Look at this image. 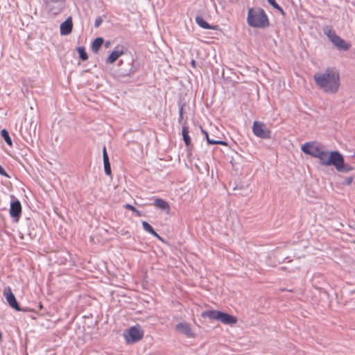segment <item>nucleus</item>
<instances>
[{
	"label": "nucleus",
	"instance_id": "1",
	"mask_svg": "<svg viewBox=\"0 0 355 355\" xmlns=\"http://www.w3.org/2000/svg\"><path fill=\"white\" fill-rule=\"evenodd\" d=\"M313 79L318 87L328 94H336L340 85V74L335 68L315 73Z\"/></svg>",
	"mask_w": 355,
	"mask_h": 355
},
{
	"label": "nucleus",
	"instance_id": "2",
	"mask_svg": "<svg viewBox=\"0 0 355 355\" xmlns=\"http://www.w3.org/2000/svg\"><path fill=\"white\" fill-rule=\"evenodd\" d=\"M247 22L250 27L259 28H267L270 24L267 15L261 8L248 9Z\"/></svg>",
	"mask_w": 355,
	"mask_h": 355
},
{
	"label": "nucleus",
	"instance_id": "3",
	"mask_svg": "<svg viewBox=\"0 0 355 355\" xmlns=\"http://www.w3.org/2000/svg\"><path fill=\"white\" fill-rule=\"evenodd\" d=\"M323 32L338 50L346 51L350 49L351 44L338 35L331 27L325 26Z\"/></svg>",
	"mask_w": 355,
	"mask_h": 355
},
{
	"label": "nucleus",
	"instance_id": "4",
	"mask_svg": "<svg viewBox=\"0 0 355 355\" xmlns=\"http://www.w3.org/2000/svg\"><path fill=\"white\" fill-rule=\"evenodd\" d=\"M123 336L127 343H135L143 338L144 332L139 326H133L123 334Z\"/></svg>",
	"mask_w": 355,
	"mask_h": 355
},
{
	"label": "nucleus",
	"instance_id": "5",
	"mask_svg": "<svg viewBox=\"0 0 355 355\" xmlns=\"http://www.w3.org/2000/svg\"><path fill=\"white\" fill-rule=\"evenodd\" d=\"M338 153V151H331L328 153L322 148L316 158L319 159L320 164L322 166H333Z\"/></svg>",
	"mask_w": 355,
	"mask_h": 355
},
{
	"label": "nucleus",
	"instance_id": "6",
	"mask_svg": "<svg viewBox=\"0 0 355 355\" xmlns=\"http://www.w3.org/2000/svg\"><path fill=\"white\" fill-rule=\"evenodd\" d=\"M252 132L257 137L266 139L271 138L270 130L266 128L263 122L254 121L252 125Z\"/></svg>",
	"mask_w": 355,
	"mask_h": 355
},
{
	"label": "nucleus",
	"instance_id": "7",
	"mask_svg": "<svg viewBox=\"0 0 355 355\" xmlns=\"http://www.w3.org/2000/svg\"><path fill=\"white\" fill-rule=\"evenodd\" d=\"M11 197L10 215L12 218V221L17 223L21 214V205L19 200L12 196Z\"/></svg>",
	"mask_w": 355,
	"mask_h": 355
},
{
	"label": "nucleus",
	"instance_id": "8",
	"mask_svg": "<svg viewBox=\"0 0 355 355\" xmlns=\"http://www.w3.org/2000/svg\"><path fill=\"white\" fill-rule=\"evenodd\" d=\"M323 147L315 142H306L302 146L301 150L305 154L317 157Z\"/></svg>",
	"mask_w": 355,
	"mask_h": 355
},
{
	"label": "nucleus",
	"instance_id": "9",
	"mask_svg": "<svg viewBox=\"0 0 355 355\" xmlns=\"http://www.w3.org/2000/svg\"><path fill=\"white\" fill-rule=\"evenodd\" d=\"M65 0H46L47 8L53 15L59 14L64 7Z\"/></svg>",
	"mask_w": 355,
	"mask_h": 355
},
{
	"label": "nucleus",
	"instance_id": "10",
	"mask_svg": "<svg viewBox=\"0 0 355 355\" xmlns=\"http://www.w3.org/2000/svg\"><path fill=\"white\" fill-rule=\"evenodd\" d=\"M3 294L10 307H12L17 311H24V309L20 308L16 300V297L15 295L12 293L10 287L5 288Z\"/></svg>",
	"mask_w": 355,
	"mask_h": 355
},
{
	"label": "nucleus",
	"instance_id": "11",
	"mask_svg": "<svg viewBox=\"0 0 355 355\" xmlns=\"http://www.w3.org/2000/svg\"><path fill=\"white\" fill-rule=\"evenodd\" d=\"M333 166L339 172L347 173L354 170V167L344 162L343 156L340 153H338Z\"/></svg>",
	"mask_w": 355,
	"mask_h": 355
},
{
	"label": "nucleus",
	"instance_id": "12",
	"mask_svg": "<svg viewBox=\"0 0 355 355\" xmlns=\"http://www.w3.org/2000/svg\"><path fill=\"white\" fill-rule=\"evenodd\" d=\"M175 331L182 333L188 338H193L195 336L190 324L186 322H179L175 326Z\"/></svg>",
	"mask_w": 355,
	"mask_h": 355
},
{
	"label": "nucleus",
	"instance_id": "13",
	"mask_svg": "<svg viewBox=\"0 0 355 355\" xmlns=\"http://www.w3.org/2000/svg\"><path fill=\"white\" fill-rule=\"evenodd\" d=\"M124 53V47L118 45L107 58L106 62L108 64L114 63L121 55Z\"/></svg>",
	"mask_w": 355,
	"mask_h": 355
},
{
	"label": "nucleus",
	"instance_id": "14",
	"mask_svg": "<svg viewBox=\"0 0 355 355\" xmlns=\"http://www.w3.org/2000/svg\"><path fill=\"white\" fill-rule=\"evenodd\" d=\"M73 29L72 17H69L66 20L60 24V31L62 35H67L70 34Z\"/></svg>",
	"mask_w": 355,
	"mask_h": 355
},
{
	"label": "nucleus",
	"instance_id": "15",
	"mask_svg": "<svg viewBox=\"0 0 355 355\" xmlns=\"http://www.w3.org/2000/svg\"><path fill=\"white\" fill-rule=\"evenodd\" d=\"M135 70L136 69L134 68L133 64L128 63L127 64L126 68L119 67L117 69V71H116L117 76L119 78H122L128 77L131 74L134 73Z\"/></svg>",
	"mask_w": 355,
	"mask_h": 355
},
{
	"label": "nucleus",
	"instance_id": "16",
	"mask_svg": "<svg viewBox=\"0 0 355 355\" xmlns=\"http://www.w3.org/2000/svg\"><path fill=\"white\" fill-rule=\"evenodd\" d=\"M218 314V321H220L225 324H234L237 322L236 318L232 315L222 311H220Z\"/></svg>",
	"mask_w": 355,
	"mask_h": 355
},
{
	"label": "nucleus",
	"instance_id": "17",
	"mask_svg": "<svg viewBox=\"0 0 355 355\" xmlns=\"http://www.w3.org/2000/svg\"><path fill=\"white\" fill-rule=\"evenodd\" d=\"M153 205L159 209L166 211V213L169 214L170 212V206L168 203L162 198H156L153 202Z\"/></svg>",
	"mask_w": 355,
	"mask_h": 355
},
{
	"label": "nucleus",
	"instance_id": "18",
	"mask_svg": "<svg viewBox=\"0 0 355 355\" xmlns=\"http://www.w3.org/2000/svg\"><path fill=\"white\" fill-rule=\"evenodd\" d=\"M103 159L105 173L107 175H110L112 174V169L105 146L103 149Z\"/></svg>",
	"mask_w": 355,
	"mask_h": 355
},
{
	"label": "nucleus",
	"instance_id": "19",
	"mask_svg": "<svg viewBox=\"0 0 355 355\" xmlns=\"http://www.w3.org/2000/svg\"><path fill=\"white\" fill-rule=\"evenodd\" d=\"M220 313V311H216V310H208V311H203L202 313H201V317L202 318H209L210 320H218V313Z\"/></svg>",
	"mask_w": 355,
	"mask_h": 355
},
{
	"label": "nucleus",
	"instance_id": "20",
	"mask_svg": "<svg viewBox=\"0 0 355 355\" xmlns=\"http://www.w3.org/2000/svg\"><path fill=\"white\" fill-rule=\"evenodd\" d=\"M196 22L198 26L200 27L205 28V29H212L216 30L217 29V26H212L210 24H209L202 17L197 16L196 17Z\"/></svg>",
	"mask_w": 355,
	"mask_h": 355
},
{
	"label": "nucleus",
	"instance_id": "21",
	"mask_svg": "<svg viewBox=\"0 0 355 355\" xmlns=\"http://www.w3.org/2000/svg\"><path fill=\"white\" fill-rule=\"evenodd\" d=\"M182 134L184 142L186 146L189 148L191 145V140L189 135V127L184 124L182 125Z\"/></svg>",
	"mask_w": 355,
	"mask_h": 355
},
{
	"label": "nucleus",
	"instance_id": "22",
	"mask_svg": "<svg viewBox=\"0 0 355 355\" xmlns=\"http://www.w3.org/2000/svg\"><path fill=\"white\" fill-rule=\"evenodd\" d=\"M142 226L146 232L150 233V234L153 235L155 237L159 239V240H162V237L154 230L153 227L148 222L143 221Z\"/></svg>",
	"mask_w": 355,
	"mask_h": 355
},
{
	"label": "nucleus",
	"instance_id": "23",
	"mask_svg": "<svg viewBox=\"0 0 355 355\" xmlns=\"http://www.w3.org/2000/svg\"><path fill=\"white\" fill-rule=\"evenodd\" d=\"M103 39L102 37L96 38L92 44V50L94 53H97L103 44Z\"/></svg>",
	"mask_w": 355,
	"mask_h": 355
},
{
	"label": "nucleus",
	"instance_id": "24",
	"mask_svg": "<svg viewBox=\"0 0 355 355\" xmlns=\"http://www.w3.org/2000/svg\"><path fill=\"white\" fill-rule=\"evenodd\" d=\"M1 136L3 138V139L5 140L6 143L8 146H12V139H11V138H10V137L9 135L8 132L6 129L1 130Z\"/></svg>",
	"mask_w": 355,
	"mask_h": 355
},
{
	"label": "nucleus",
	"instance_id": "25",
	"mask_svg": "<svg viewBox=\"0 0 355 355\" xmlns=\"http://www.w3.org/2000/svg\"><path fill=\"white\" fill-rule=\"evenodd\" d=\"M77 51L78 53L80 59H81L83 61L87 60L88 59V55L85 51V49L83 46L78 47Z\"/></svg>",
	"mask_w": 355,
	"mask_h": 355
},
{
	"label": "nucleus",
	"instance_id": "26",
	"mask_svg": "<svg viewBox=\"0 0 355 355\" xmlns=\"http://www.w3.org/2000/svg\"><path fill=\"white\" fill-rule=\"evenodd\" d=\"M268 2L276 10H279L282 15H284L285 12L282 8L277 3L275 0H268Z\"/></svg>",
	"mask_w": 355,
	"mask_h": 355
},
{
	"label": "nucleus",
	"instance_id": "27",
	"mask_svg": "<svg viewBox=\"0 0 355 355\" xmlns=\"http://www.w3.org/2000/svg\"><path fill=\"white\" fill-rule=\"evenodd\" d=\"M103 22V19L101 18V17H97L95 19V22H94V26L96 28H98L100 26V25L102 24Z\"/></svg>",
	"mask_w": 355,
	"mask_h": 355
},
{
	"label": "nucleus",
	"instance_id": "28",
	"mask_svg": "<svg viewBox=\"0 0 355 355\" xmlns=\"http://www.w3.org/2000/svg\"><path fill=\"white\" fill-rule=\"evenodd\" d=\"M353 181V178L352 177H348V178H346L344 180V184H346V185H349Z\"/></svg>",
	"mask_w": 355,
	"mask_h": 355
},
{
	"label": "nucleus",
	"instance_id": "29",
	"mask_svg": "<svg viewBox=\"0 0 355 355\" xmlns=\"http://www.w3.org/2000/svg\"><path fill=\"white\" fill-rule=\"evenodd\" d=\"M124 207H125V208H126V209H130V210H131V211H137V209H136L134 206H132V205H130V204H126V205H124Z\"/></svg>",
	"mask_w": 355,
	"mask_h": 355
},
{
	"label": "nucleus",
	"instance_id": "30",
	"mask_svg": "<svg viewBox=\"0 0 355 355\" xmlns=\"http://www.w3.org/2000/svg\"><path fill=\"white\" fill-rule=\"evenodd\" d=\"M0 175H3L5 177H9L6 171L3 169V168L0 165Z\"/></svg>",
	"mask_w": 355,
	"mask_h": 355
},
{
	"label": "nucleus",
	"instance_id": "31",
	"mask_svg": "<svg viewBox=\"0 0 355 355\" xmlns=\"http://www.w3.org/2000/svg\"><path fill=\"white\" fill-rule=\"evenodd\" d=\"M218 140H214L211 139H208L207 144H218Z\"/></svg>",
	"mask_w": 355,
	"mask_h": 355
},
{
	"label": "nucleus",
	"instance_id": "32",
	"mask_svg": "<svg viewBox=\"0 0 355 355\" xmlns=\"http://www.w3.org/2000/svg\"><path fill=\"white\" fill-rule=\"evenodd\" d=\"M184 105H180L179 107V115H183Z\"/></svg>",
	"mask_w": 355,
	"mask_h": 355
},
{
	"label": "nucleus",
	"instance_id": "33",
	"mask_svg": "<svg viewBox=\"0 0 355 355\" xmlns=\"http://www.w3.org/2000/svg\"><path fill=\"white\" fill-rule=\"evenodd\" d=\"M202 132L205 135V138L207 139V141H208V139H209V135H208V132L202 129Z\"/></svg>",
	"mask_w": 355,
	"mask_h": 355
},
{
	"label": "nucleus",
	"instance_id": "34",
	"mask_svg": "<svg viewBox=\"0 0 355 355\" xmlns=\"http://www.w3.org/2000/svg\"><path fill=\"white\" fill-rule=\"evenodd\" d=\"M182 121H183V115H179L178 123L180 124H182V125H183L184 123H182Z\"/></svg>",
	"mask_w": 355,
	"mask_h": 355
},
{
	"label": "nucleus",
	"instance_id": "35",
	"mask_svg": "<svg viewBox=\"0 0 355 355\" xmlns=\"http://www.w3.org/2000/svg\"><path fill=\"white\" fill-rule=\"evenodd\" d=\"M218 144H220V145L226 146V145H227V142H226V141H224L218 140Z\"/></svg>",
	"mask_w": 355,
	"mask_h": 355
},
{
	"label": "nucleus",
	"instance_id": "36",
	"mask_svg": "<svg viewBox=\"0 0 355 355\" xmlns=\"http://www.w3.org/2000/svg\"><path fill=\"white\" fill-rule=\"evenodd\" d=\"M133 212L136 213L137 216H141V211H139L138 209H137V211H134Z\"/></svg>",
	"mask_w": 355,
	"mask_h": 355
},
{
	"label": "nucleus",
	"instance_id": "37",
	"mask_svg": "<svg viewBox=\"0 0 355 355\" xmlns=\"http://www.w3.org/2000/svg\"><path fill=\"white\" fill-rule=\"evenodd\" d=\"M191 64L193 67H196V61L194 60H192L191 62Z\"/></svg>",
	"mask_w": 355,
	"mask_h": 355
},
{
	"label": "nucleus",
	"instance_id": "38",
	"mask_svg": "<svg viewBox=\"0 0 355 355\" xmlns=\"http://www.w3.org/2000/svg\"><path fill=\"white\" fill-rule=\"evenodd\" d=\"M1 339H2V333H1V331H0V342L1 341Z\"/></svg>",
	"mask_w": 355,
	"mask_h": 355
},
{
	"label": "nucleus",
	"instance_id": "39",
	"mask_svg": "<svg viewBox=\"0 0 355 355\" xmlns=\"http://www.w3.org/2000/svg\"><path fill=\"white\" fill-rule=\"evenodd\" d=\"M109 45H110V42H106L105 46L107 47Z\"/></svg>",
	"mask_w": 355,
	"mask_h": 355
},
{
	"label": "nucleus",
	"instance_id": "40",
	"mask_svg": "<svg viewBox=\"0 0 355 355\" xmlns=\"http://www.w3.org/2000/svg\"><path fill=\"white\" fill-rule=\"evenodd\" d=\"M28 235L30 236L31 238H33V236H31V232L28 233Z\"/></svg>",
	"mask_w": 355,
	"mask_h": 355
},
{
	"label": "nucleus",
	"instance_id": "41",
	"mask_svg": "<svg viewBox=\"0 0 355 355\" xmlns=\"http://www.w3.org/2000/svg\"><path fill=\"white\" fill-rule=\"evenodd\" d=\"M122 63H123V61H122V60H120L119 64H122Z\"/></svg>",
	"mask_w": 355,
	"mask_h": 355
}]
</instances>
